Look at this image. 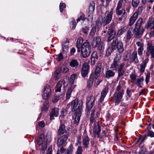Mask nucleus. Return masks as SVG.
Returning a JSON list of instances; mask_svg holds the SVG:
<instances>
[{
    "instance_id": "obj_19",
    "label": "nucleus",
    "mask_w": 154,
    "mask_h": 154,
    "mask_svg": "<svg viewBox=\"0 0 154 154\" xmlns=\"http://www.w3.org/2000/svg\"><path fill=\"white\" fill-rule=\"evenodd\" d=\"M69 66L72 68H75V69H80L81 66L77 60L75 59L72 60L69 63Z\"/></svg>"
},
{
    "instance_id": "obj_62",
    "label": "nucleus",
    "mask_w": 154,
    "mask_h": 154,
    "mask_svg": "<svg viewBox=\"0 0 154 154\" xmlns=\"http://www.w3.org/2000/svg\"><path fill=\"white\" fill-rule=\"evenodd\" d=\"M73 150V146L72 144H70L69 146L67 151L70 152L72 153V152Z\"/></svg>"
},
{
    "instance_id": "obj_1",
    "label": "nucleus",
    "mask_w": 154,
    "mask_h": 154,
    "mask_svg": "<svg viewBox=\"0 0 154 154\" xmlns=\"http://www.w3.org/2000/svg\"><path fill=\"white\" fill-rule=\"evenodd\" d=\"M100 115V112H96L94 109L91 110L90 118V123L91 124L94 123L93 133L94 137H99L100 136V132L101 131L100 126V122L98 118Z\"/></svg>"
},
{
    "instance_id": "obj_33",
    "label": "nucleus",
    "mask_w": 154,
    "mask_h": 154,
    "mask_svg": "<svg viewBox=\"0 0 154 154\" xmlns=\"http://www.w3.org/2000/svg\"><path fill=\"white\" fill-rule=\"evenodd\" d=\"M94 81V75L91 74L88 82V86L90 88L92 86Z\"/></svg>"
},
{
    "instance_id": "obj_54",
    "label": "nucleus",
    "mask_w": 154,
    "mask_h": 154,
    "mask_svg": "<svg viewBox=\"0 0 154 154\" xmlns=\"http://www.w3.org/2000/svg\"><path fill=\"white\" fill-rule=\"evenodd\" d=\"M143 8L142 6H139L137 9V11L135 13H138V14H140L142 12Z\"/></svg>"
},
{
    "instance_id": "obj_32",
    "label": "nucleus",
    "mask_w": 154,
    "mask_h": 154,
    "mask_svg": "<svg viewBox=\"0 0 154 154\" xmlns=\"http://www.w3.org/2000/svg\"><path fill=\"white\" fill-rule=\"evenodd\" d=\"M65 131V126L63 124H61L58 130V134L61 135L64 134Z\"/></svg>"
},
{
    "instance_id": "obj_13",
    "label": "nucleus",
    "mask_w": 154,
    "mask_h": 154,
    "mask_svg": "<svg viewBox=\"0 0 154 154\" xmlns=\"http://www.w3.org/2000/svg\"><path fill=\"white\" fill-rule=\"evenodd\" d=\"M89 66L88 64L85 63L82 65L81 69V74L83 77H85L88 73Z\"/></svg>"
},
{
    "instance_id": "obj_56",
    "label": "nucleus",
    "mask_w": 154,
    "mask_h": 154,
    "mask_svg": "<svg viewBox=\"0 0 154 154\" xmlns=\"http://www.w3.org/2000/svg\"><path fill=\"white\" fill-rule=\"evenodd\" d=\"M81 137L80 135H78L77 137V142L75 143V145H78L79 144L81 143Z\"/></svg>"
},
{
    "instance_id": "obj_38",
    "label": "nucleus",
    "mask_w": 154,
    "mask_h": 154,
    "mask_svg": "<svg viewBox=\"0 0 154 154\" xmlns=\"http://www.w3.org/2000/svg\"><path fill=\"white\" fill-rule=\"evenodd\" d=\"M123 2L122 1L119 0L118 3L117 7L116 8V11L121 10L120 9L121 8Z\"/></svg>"
},
{
    "instance_id": "obj_22",
    "label": "nucleus",
    "mask_w": 154,
    "mask_h": 154,
    "mask_svg": "<svg viewBox=\"0 0 154 154\" xmlns=\"http://www.w3.org/2000/svg\"><path fill=\"white\" fill-rule=\"evenodd\" d=\"M108 88L107 87H106L101 92V96L99 100V101L100 102H102L104 100V98L108 92Z\"/></svg>"
},
{
    "instance_id": "obj_6",
    "label": "nucleus",
    "mask_w": 154,
    "mask_h": 154,
    "mask_svg": "<svg viewBox=\"0 0 154 154\" xmlns=\"http://www.w3.org/2000/svg\"><path fill=\"white\" fill-rule=\"evenodd\" d=\"M82 109V102L80 101L79 103V106L76 109L74 113V116L73 117L74 124L78 125L80 120L81 116V110Z\"/></svg>"
},
{
    "instance_id": "obj_58",
    "label": "nucleus",
    "mask_w": 154,
    "mask_h": 154,
    "mask_svg": "<svg viewBox=\"0 0 154 154\" xmlns=\"http://www.w3.org/2000/svg\"><path fill=\"white\" fill-rule=\"evenodd\" d=\"M150 77V74L149 73H147L146 75L145 81L146 84H147L149 82Z\"/></svg>"
},
{
    "instance_id": "obj_26",
    "label": "nucleus",
    "mask_w": 154,
    "mask_h": 154,
    "mask_svg": "<svg viewBox=\"0 0 154 154\" xmlns=\"http://www.w3.org/2000/svg\"><path fill=\"white\" fill-rule=\"evenodd\" d=\"M63 91V92L60 95H57L56 94H55V96L54 97L52 100V101L53 103L57 102L59 99L62 98L64 96L65 91L64 90Z\"/></svg>"
},
{
    "instance_id": "obj_14",
    "label": "nucleus",
    "mask_w": 154,
    "mask_h": 154,
    "mask_svg": "<svg viewBox=\"0 0 154 154\" xmlns=\"http://www.w3.org/2000/svg\"><path fill=\"white\" fill-rule=\"evenodd\" d=\"M80 101L82 102V105H83V101L81 100L78 101V99L76 98L74 100H73L71 102V109L72 111L74 112L75 111V108L78 105V107L79 106V103Z\"/></svg>"
},
{
    "instance_id": "obj_52",
    "label": "nucleus",
    "mask_w": 154,
    "mask_h": 154,
    "mask_svg": "<svg viewBox=\"0 0 154 154\" xmlns=\"http://www.w3.org/2000/svg\"><path fill=\"white\" fill-rule=\"evenodd\" d=\"M144 50L143 47H139L138 49V55L141 56L143 54V51Z\"/></svg>"
},
{
    "instance_id": "obj_51",
    "label": "nucleus",
    "mask_w": 154,
    "mask_h": 154,
    "mask_svg": "<svg viewBox=\"0 0 154 154\" xmlns=\"http://www.w3.org/2000/svg\"><path fill=\"white\" fill-rule=\"evenodd\" d=\"M51 94L43 93L42 94L43 97L45 99H47L50 97Z\"/></svg>"
},
{
    "instance_id": "obj_60",
    "label": "nucleus",
    "mask_w": 154,
    "mask_h": 154,
    "mask_svg": "<svg viewBox=\"0 0 154 154\" xmlns=\"http://www.w3.org/2000/svg\"><path fill=\"white\" fill-rule=\"evenodd\" d=\"M38 125L39 126L42 128L44 127L45 125L44 122L43 121H42L41 122H39L38 123Z\"/></svg>"
},
{
    "instance_id": "obj_3",
    "label": "nucleus",
    "mask_w": 154,
    "mask_h": 154,
    "mask_svg": "<svg viewBox=\"0 0 154 154\" xmlns=\"http://www.w3.org/2000/svg\"><path fill=\"white\" fill-rule=\"evenodd\" d=\"M117 48L118 51L120 53H122L124 51L123 45L121 41H118L117 38L113 39L111 46L109 47L106 51V54L109 55L110 53Z\"/></svg>"
},
{
    "instance_id": "obj_39",
    "label": "nucleus",
    "mask_w": 154,
    "mask_h": 154,
    "mask_svg": "<svg viewBox=\"0 0 154 154\" xmlns=\"http://www.w3.org/2000/svg\"><path fill=\"white\" fill-rule=\"evenodd\" d=\"M85 20H87L88 21H89V19L85 17V15L84 14L82 13L81 14H80V16L79 17L77 20V22L81 20H82V21H85Z\"/></svg>"
},
{
    "instance_id": "obj_48",
    "label": "nucleus",
    "mask_w": 154,
    "mask_h": 154,
    "mask_svg": "<svg viewBox=\"0 0 154 154\" xmlns=\"http://www.w3.org/2000/svg\"><path fill=\"white\" fill-rule=\"evenodd\" d=\"M137 76L136 75L134 74H131L130 75V78L131 80V82L133 83L136 80Z\"/></svg>"
},
{
    "instance_id": "obj_37",
    "label": "nucleus",
    "mask_w": 154,
    "mask_h": 154,
    "mask_svg": "<svg viewBox=\"0 0 154 154\" xmlns=\"http://www.w3.org/2000/svg\"><path fill=\"white\" fill-rule=\"evenodd\" d=\"M140 2V0H132V5L134 8H137Z\"/></svg>"
},
{
    "instance_id": "obj_5",
    "label": "nucleus",
    "mask_w": 154,
    "mask_h": 154,
    "mask_svg": "<svg viewBox=\"0 0 154 154\" xmlns=\"http://www.w3.org/2000/svg\"><path fill=\"white\" fill-rule=\"evenodd\" d=\"M113 13V10L111 9L109 12L106 11L102 21V24L103 26L109 24L112 20V15Z\"/></svg>"
},
{
    "instance_id": "obj_45",
    "label": "nucleus",
    "mask_w": 154,
    "mask_h": 154,
    "mask_svg": "<svg viewBox=\"0 0 154 154\" xmlns=\"http://www.w3.org/2000/svg\"><path fill=\"white\" fill-rule=\"evenodd\" d=\"M146 149L144 147H142L139 152V154H146Z\"/></svg>"
},
{
    "instance_id": "obj_25",
    "label": "nucleus",
    "mask_w": 154,
    "mask_h": 154,
    "mask_svg": "<svg viewBox=\"0 0 154 154\" xmlns=\"http://www.w3.org/2000/svg\"><path fill=\"white\" fill-rule=\"evenodd\" d=\"M97 53L96 52H94L92 54L91 57V64L92 65H94L95 64L96 60L98 58Z\"/></svg>"
},
{
    "instance_id": "obj_40",
    "label": "nucleus",
    "mask_w": 154,
    "mask_h": 154,
    "mask_svg": "<svg viewBox=\"0 0 154 154\" xmlns=\"http://www.w3.org/2000/svg\"><path fill=\"white\" fill-rule=\"evenodd\" d=\"M43 93L51 94V90L48 85H47L44 87Z\"/></svg>"
},
{
    "instance_id": "obj_12",
    "label": "nucleus",
    "mask_w": 154,
    "mask_h": 154,
    "mask_svg": "<svg viewBox=\"0 0 154 154\" xmlns=\"http://www.w3.org/2000/svg\"><path fill=\"white\" fill-rule=\"evenodd\" d=\"M109 36L107 38V41L108 42H110L112 40H113L115 38L116 32L114 31L113 29L109 28L107 32Z\"/></svg>"
},
{
    "instance_id": "obj_61",
    "label": "nucleus",
    "mask_w": 154,
    "mask_h": 154,
    "mask_svg": "<svg viewBox=\"0 0 154 154\" xmlns=\"http://www.w3.org/2000/svg\"><path fill=\"white\" fill-rule=\"evenodd\" d=\"M148 135L151 137H154V133L152 131H148Z\"/></svg>"
},
{
    "instance_id": "obj_46",
    "label": "nucleus",
    "mask_w": 154,
    "mask_h": 154,
    "mask_svg": "<svg viewBox=\"0 0 154 154\" xmlns=\"http://www.w3.org/2000/svg\"><path fill=\"white\" fill-rule=\"evenodd\" d=\"M48 103H45L43 104V106L42 108V111L45 112L48 110Z\"/></svg>"
},
{
    "instance_id": "obj_53",
    "label": "nucleus",
    "mask_w": 154,
    "mask_h": 154,
    "mask_svg": "<svg viewBox=\"0 0 154 154\" xmlns=\"http://www.w3.org/2000/svg\"><path fill=\"white\" fill-rule=\"evenodd\" d=\"M70 27L72 28V29H74L76 25V22L75 20H73L72 21L70 24Z\"/></svg>"
},
{
    "instance_id": "obj_57",
    "label": "nucleus",
    "mask_w": 154,
    "mask_h": 154,
    "mask_svg": "<svg viewBox=\"0 0 154 154\" xmlns=\"http://www.w3.org/2000/svg\"><path fill=\"white\" fill-rule=\"evenodd\" d=\"M69 69L66 66H64L63 67V69H61V72H62L63 73H67Z\"/></svg>"
},
{
    "instance_id": "obj_2",
    "label": "nucleus",
    "mask_w": 154,
    "mask_h": 154,
    "mask_svg": "<svg viewBox=\"0 0 154 154\" xmlns=\"http://www.w3.org/2000/svg\"><path fill=\"white\" fill-rule=\"evenodd\" d=\"M121 58L120 56L118 55H116L113 63L111 65L110 68L114 70H116L118 69V76L117 79L118 80L120 78L123 76L125 74L124 66L125 63L124 62L120 63V60Z\"/></svg>"
},
{
    "instance_id": "obj_64",
    "label": "nucleus",
    "mask_w": 154,
    "mask_h": 154,
    "mask_svg": "<svg viewBox=\"0 0 154 154\" xmlns=\"http://www.w3.org/2000/svg\"><path fill=\"white\" fill-rule=\"evenodd\" d=\"M136 45L139 47H143V43L140 42H138L136 43Z\"/></svg>"
},
{
    "instance_id": "obj_23",
    "label": "nucleus",
    "mask_w": 154,
    "mask_h": 154,
    "mask_svg": "<svg viewBox=\"0 0 154 154\" xmlns=\"http://www.w3.org/2000/svg\"><path fill=\"white\" fill-rule=\"evenodd\" d=\"M95 3L94 2H91L90 3V5L89 7V13L90 14H92L94 11ZM89 17H91V19L93 18V16L92 15H90L89 16Z\"/></svg>"
},
{
    "instance_id": "obj_18",
    "label": "nucleus",
    "mask_w": 154,
    "mask_h": 154,
    "mask_svg": "<svg viewBox=\"0 0 154 154\" xmlns=\"http://www.w3.org/2000/svg\"><path fill=\"white\" fill-rule=\"evenodd\" d=\"M67 138L68 136L66 135H64L62 136L57 140V145L58 146H62L67 140Z\"/></svg>"
},
{
    "instance_id": "obj_4",
    "label": "nucleus",
    "mask_w": 154,
    "mask_h": 154,
    "mask_svg": "<svg viewBox=\"0 0 154 154\" xmlns=\"http://www.w3.org/2000/svg\"><path fill=\"white\" fill-rule=\"evenodd\" d=\"M91 48V45L88 41L83 43L81 47V54L83 57L85 58L90 55Z\"/></svg>"
},
{
    "instance_id": "obj_49",
    "label": "nucleus",
    "mask_w": 154,
    "mask_h": 154,
    "mask_svg": "<svg viewBox=\"0 0 154 154\" xmlns=\"http://www.w3.org/2000/svg\"><path fill=\"white\" fill-rule=\"evenodd\" d=\"M126 29L127 27L125 26H124L121 29L119 30L118 33L119 35H121L126 31Z\"/></svg>"
},
{
    "instance_id": "obj_15",
    "label": "nucleus",
    "mask_w": 154,
    "mask_h": 154,
    "mask_svg": "<svg viewBox=\"0 0 154 154\" xmlns=\"http://www.w3.org/2000/svg\"><path fill=\"white\" fill-rule=\"evenodd\" d=\"M130 60V62L132 63L135 64L138 63L139 61L137 58V54L136 51H134L132 53Z\"/></svg>"
},
{
    "instance_id": "obj_29",
    "label": "nucleus",
    "mask_w": 154,
    "mask_h": 154,
    "mask_svg": "<svg viewBox=\"0 0 154 154\" xmlns=\"http://www.w3.org/2000/svg\"><path fill=\"white\" fill-rule=\"evenodd\" d=\"M115 73L111 70H107L105 74V77L107 79H109L114 77L115 75Z\"/></svg>"
},
{
    "instance_id": "obj_9",
    "label": "nucleus",
    "mask_w": 154,
    "mask_h": 154,
    "mask_svg": "<svg viewBox=\"0 0 154 154\" xmlns=\"http://www.w3.org/2000/svg\"><path fill=\"white\" fill-rule=\"evenodd\" d=\"M38 144L41 146V149L43 150H46L47 148V142L45 140L44 135L42 134L38 138Z\"/></svg>"
},
{
    "instance_id": "obj_43",
    "label": "nucleus",
    "mask_w": 154,
    "mask_h": 154,
    "mask_svg": "<svg viewBox=\"0 0 154 154\" xmlns=\"http://www.w3.org/2000/svg\"><path fill=\"white\" fill-rule=\"evenodd\" d=\"M83 42V39L82 38H79L78 39L77 42L76 46L77 48L80 47V45Z\"/></svg>"
},
{
    "instance_id": "obj_59",
    "label": "nucleus",
    "mask_w": 154,
    "mask_h": 154,
    "mask_svg": "<svg viewBox=\"0 0 154 154\" xmlns=\"http://www.w3.org/2000/svg\"><path fill=\"white\" fill-rule=\"evenodd\" d=\"M63 59L62 54L61 53H60L58 55V57L56 59L57 61H60Z\"/></svg>"
},
{
    "instance_id": "obj_21",
    "label": "nucleus",
    "mask_w": 154,
    "mask_h": 154,
    "mask_svg": "<svg viewBox=\"0 0 154 154\" xmlns=\"http://www.w3.org/2000/svg\"><path fill=\"white\" fill-rule=\"evenodd\" d=\"M101 43L100 37H95L93 40L92 46L93 48H95Z\"/></svg>"
},
{
    "instance_id": "obj_41",
    "label": "nucleus",
    "mask_w": 154,
    "mask_h": 154,
    "mask_svg": "<svg viewBox=\"0 0 154 154\" xmlns=\"http://www.w3.org/2000/svg\"><path fill=\"white\" fill-rule=\"evenodd\" d=\"M98 46V50L101 53L104 50V45L103 43H101Z\"/></svg>"
},
{
    "instance_id": "obj_7",
    "label": "nucleus",
    "mask_w": 154,
    "mask_h": 154,
    "mask_svg": "<svg viewBox=\"0 0 154 154\" xmlns=\"http://www.w3.org/2000/svg\"><path fill=\"white\" fill-rule=\"evenodd\" d=\"M124 94L123 89H122L120 92H115L112 97L114 99L116 105L118 104L120 102Z\"/></svg>"
},
{
    "instance_id": "obj_47",
    "label": "nucleus",
    "mask_w": 154,
    "mask_h": 154,
    "mask_svg": "<svg viewBox=\"0 0 154 154\" xmlns=\"http://www.w3.org/2000/svg\"><path fill=\"white\" fill-rule=\"evenodd\" d=\"M66 5L64 3H60L59 6L60 12L62 13L63 9L65 8H66Z\"/></svg>"
},
{
    "instance_id": "obj_20",
    "label": "nucleus",
    "mask_w": 154,
    "mask_h": 154,
    "mask_svg": "<svg viewBox=\"0 0 154 154\" xmlns=\"http://www.w3.org/2000/svg\"><path fill=\"white\" fill-rule=\"evenodd\" d=\"M134 30L135 32V34L137 36L140 37L143 34L144 29L143 27H135Z\"/></svg>"
},
{
    "instance_id": "obj_27",
    "label": "nucleus",
    "mask_w": 154,
    "mask_h": 154,
    "mask_svg": "<svg viewBox=\"0 0 154 154\" xmlns=\"http://www.w3.org/2000/svg\"><path fill=\"white\" fill-rule=\"evenodd\" d=\"M101 64H99L96 67L94 73V77L95 79H97L100 75L101 69Z\"/></svg>"
},
{
    "instance_id": "obj_55",
    "label": "nucleus",
    "mask_w": 154,
    "mask_h": 154,
    "mask_svg": "<svg viewBox=\"0 0 154 154\" xmlns=\"http://www.w3.org/2000/svg\"><path fill=\"white\" fill-rule=\"evenodd\" d=\"M96 27H93L91 30V32H90V34L91 35H93L96 32Z\"/></svg>"
},
{
    "instance_id": "obj_16",
    "label": "nucleus",
    "mask_w": 154,
    "mask_h": 154,
    "mask_svg": "<svg viewBox=\"0 0 154 154\" xmlns=\"http://www.w3.org/2000/svg\"><path fill=\"white\" fill-rule=\"evenodd\" d=\"M59 114V109L57 108H54L51 109L50 114V119L52 120L54 117H57Z\"/></svg>"
},
{
    "instance_id": "obj_34",
    "label": "nucleus",
    "mask_w": 154,
    "mask_h": 154,
    "mask_svg": "<svg viewBox=\"0 0 154 154\" xmlns=\"http://www.w3.org/2000/svg\"><path fill=\"white\" fill-rule=\"evenodd\" d=\"M144 81V79L143 77L137 79L136 85L140 88L142 87V85Z\"/></svg>"
},
{
    "instance_id": "obj_10",
    "label": "nucleus",
    "mask_w": 154,
    "mask_h": 154,
    "mask_svg": "<svg viewBox=\"0 0 154 154\" xmlns=\"http://www.w3.org/2000/svg\"><path fill=\"white\" fill-rule=\"evenodd\" d=\"M147 50L146 55L148 56L151 54L152 57L154 58V46L152 45L151 42H147Z\"/></svg>"
},
{
    "instance_id": "obj_30",
    "label": "nucleus",
    "mask_w": 154,
    "mask_h": 154,
    "mask_svg": "<svg viewBox=\"0 0 154 154\" xmlns=\"http://www.w3.org/2000/svg\"><path fill=\"white\" fill-rule=\"evenodd\" d=\"M148 60L149 59L147 58L143 61L142 63L141 64L140 71L141 72H143L144 71L146 64L148 62Z\"/></svg>"
},
{
    "instance_id": "obj_31",
    "label": "nucleus",
    "mask_w": 154,
    "mask_h": 154,
    "mask_svg": "<svg viewBox=\"0 0 154 154\" xmlns=\"http://www.w3.org/2000/svg\"><path fill=\"white\" fill-rule=\"evenodd\" d=\"M69 42L68 40L66 39L65 42L62 45V48L63 51L65 52L68 51L69 48Z\"/></svg>"
},
{
    "instance_id": "obj_44",
    "label": "nucleus",
    "mask_w": 154,
    "mask_h": 154,
    "mask_svg": "<svg viewBox=\"0 0 154 154\" xmlns=\"http://www.w3.org/2000/svg\"><path fill=\"white\" fill-rule=\"evenodd\" d=\"M72 91L71 88H69L68 89L66 94V98L67 99H69L70 97L71 93Z\"/></svg>"
},
{
    "instance_id": "obj_8",
    "label": "nucleus",
    "mask_w": 154,
    "mask_h": 154,
    "mask_svg": "<svg viewBox=\"0 0 154 154\" xmlns=\"http://www.w3.org/2000/svg\"><path fill=\"white\" fill-rule=\"evenodd\" d=\"M118 17V20L120 21H124L127 17V15L125 10L122 9L121 10L116 12Z\"/></svg>"
},
{
    "instance_id": "obj_36",
    "label": "nucleus",
    "mask_w": 154,
    "mask_h": 154,
    "mask_svg": "<svg viewBox=\"0 0 154 154\" xmlns=\"http://www.w3.org/2000/svg\"><path fill=\"white\" fill-rule=\"evenodd\" d=\"M144 22L143 21V19L141 18H140L137 21L136 23L135 24V27H142L141 26L143 23Z\"/></svg>"
},
{
    "instance_id": "obj_17",
    "label": "nucleus",
    "mask_w": 154,
    "mask_h": 154,
    "mask_svg": "<svg viewBox=\"0 0 154 154\" xmlns=\"http://www.w3.org/2000/svg\"><path fill=\"white\" fill-rule=\"evenodd\" d=\"M65 83V82L64 81H59L58 82L55 88V92L56 93L57 92H60L61 91V88H64Z\"/></svg>"
},
{
    "instance_id": "obj_35",
    "label": "nucleus",
    "mask_w": 154,
    "mask_h": 154,
    "mask_svg": "<svg viewBox=\"0 0 154 154\" xmlns=\"http://www.w3.org/2000/svg\"><path fill=\"white\" fill-rule=\"evenodd\" d=\"M133 36V34L130 30H128L127 32V34L125 37V38L127 41H128Z\"/></svg>"
},
{
    "instance_id": "obj_63",
    "label": "nucleus",
    "mask_w": 154,
    "mask_h": 154,
    "mask_svg": "<svg viewBox=\"0 0 154 154\" xmlns=\"http://www.w3.org/2000/svg\"><path fill=\"white\" fill-rule=\"evenodd\" d=\"M89 30L87 26H85L82 29L83 32L85 33H87Z\"/></svg>"
},
{
    "instance_id": "obj_11",
    "label": "nucleus",
    "mask_w": 154,
    "mask_h": 154,
    "mask_svg": "<svg viewBox=\"0 0 154 154\" xmlns=\"http://www.w3.org/2000/svg\"><path fill=\"white\" fill-rule=\"evenodd\" d=\"M89 99L86 102V108L90 110L94 104L95 97L93 95L90 96Z\"/></svg>"
},
{
    "instance_id": "obj_28",
    "label": "nucleus",
    "mask_w": 154,
    "mask_h": 154,
    "mask_svg": "<svg viewBox=\"0 0 154 154\" xmlns=\"http://www.w3.org/2000/svg\"><path fill=\"white\" fill-rule=\"evenodd\" d=\"M90 139L88 136H85L83 139V145L85 148L88 147Z\"/></svg>"
},
{
    "instance_id": "obj_42",
    "label": "nucleus",
    "mask_w": 154,
    "mask_h": 154,
    "mask_svg": "<svg viewBox=\"0 0 154 154\" xmlns=\"http://www.w3.org/2000/svg\"><path fill=\"white\" fill-rule=\"evenodd\" d=\"M76 76V74H73L70 76L69 79V83L70 84L72 85L73 84Z\"/></svg>"
},
{
    "instance_id": "obj_50",
    "label": "nucleus",
    "mask_w": 154,
    "mask_h": 154,
    "mask_svg": "<svg viewBox=\"0 0 154 154\" xmlns=\"http://www.w3.org/2000/svg\"><path fill=\"white\" fill-rule=\"evenodd\" d=\"M83 152V149L82 146H79L77 148L76 154H82Z\"/></svg>"
},
{
    "instance_id": "obj_24",
    "label": "nucleus",
    "mask_w": 154,
    "mask_h": 154,
    "mask_svg": "<svg viewBox=\"0 0 154 154\" xmlns=\"http://www.w3.org/2000/svg\"><path fill=\"white\" fill-rule=\"evenodd\" d=\"M138 17V13H134L129 19V25L131 26L134 23Z\"/></svg>"
}]
</instances>
